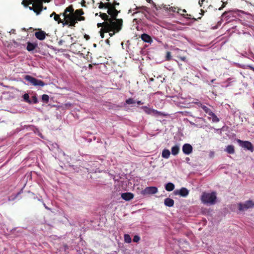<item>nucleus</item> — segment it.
Segmentation results:
<instances>
[{"instance_id":"obj_1","label":"nucleus","mask_w":254,"mask_h":254,"mask_svg":"<svg viewBox=\"0 0 254 254\" xmlns=\"http://www.w3.org/2000/svg\"><path fill=\"white\" fill-rule=\"evenodd\" d=\"M106 13H99V16L104 20H109L110 22L112 21L114 23H117V28L122 30L123 25V20L121 18H117V16L119 13L120 12V10H118L116 7H114L112 4L109 5L107 8Z\"/></svg>"},{"instance_id":"obj_2","label":"nucleus","mask_w":254,"mask_h":254,"mask_svg":"<svg viewBox=\"0 0 254 254\" xmlns=\"http://www.w3.org/2000/svg\"><path fill=\"white\" fill-rule=\"evenodd\" d=\"M200 199L204 204H214L216 199V193L215 192L211 193L203 192Z\"/></svg>"},{"instance_id":"obj_3","label":"nucleus","mask_w":254,"mask_h":254,"mask_svg":"<svg viewBox=\"0 0 254 254\" xmlns=\"http://www.w3.org/2000/svg\"><path fill=\"white\" fill-rule=\"evenodd\" d=\"M42 0H30V3H32V6H29L31 10H33L37 15L39 14L43 9H46V7L44 8L42 6Z\"/></svg>"},{"instance_id":"obj_4","label":"nucleus","mask_w":254,"mask_h":254,"mask_svg":"<svg viewBox=\"0 0 254 254\" xmlns=\"http://www.w3.org/2000/svg\"><path fill=\"white\" fill-rule=\"evenodd\" d=\"M146 103V99L136 96L129 98L126 100V104L132 106H143Z\"/></svg>"},{"instance_id":"obj_5","label":"nucleus","mask_w":254,"mask_h":254,"mask_svg":"<svg viewBox=\"0 0 254 254\" xmlns=\"http://www.w3.org/2000/svg\"><path fill=\"white\" fill-rule=\"evenodd\" d=\"M24 79L28 81L30 85L34 86L42 87L47 85V84L42 80L38 79L29 75H25Z\"/></svg>"},{"instance_id":"obj_6","label":"nucleus","mask_w":254,"mask_h":254,"mask_svg":"<svg viewBox=\"0 0 254 254\" xmlns=\"http://www.w3.org/2000/svg\"><path fill=\"white\" fill-rule=\"evenodd\" d=\"M73 37H71V35H68L64 37L63 39H61L59 42V45H64L67 47L68 45L70 46L71 49L75 47L76 45H78L77 43H72Z\"/></svg>"},{"instance_id":"obj_7","label":"nucleus","mask_w":254,"mask_h":254,"mask_svg":"<svg viewBox=\"0 0 254 254\" xmlns=\"http://www.w3.org/2000/svg\"><path fill=\"white\" fill-rule=\"evenodd\" d=\"M117 23H114L112 21H110L109 20H104L102 23H98L97 26L98 28L101 27L100 30H104V31H108V29L117 28Z\"/></svg>"},{"instance_id":"obj_8","label":"nucleus","mask_w":254,"mask_h":254,"mask_svg":"<svg viewBox=\"0 0 254 254\" xmlns=\"http://www.w3.org/2000/svg\"><path fill=\"white\" fill-rule=\"evenodd\" d=\"M237 141L242 147L248 150L251 152L254 151V147L251 142L249 141H243L239 139H238Z\"/></svg>"},{"instance_id":"obj_9","label":"nucleus","mask_w":254,"mask_h":254,"mask_svg":"<svg viewBox=\"0 0 254 254\" xmlns=\"http://www.w3.org/2000/svg\"><path fill=\"white\" fill-rule=\"evenodd\" d=\"M254 207V201L252 200H249L245 202L244 203H239L238 208L240 211H244L246 209L251 208Z\"/></svg>"},{"instance_id":"obj_10","label":"nucleus","mask_w":254,"mask_h":254,"mask_svg":"<svg viewBox=\"0 0 254 254\" xmlns=\"http://www.w3.org/2000/svg\"><path fill=\"white\" fill-rule=\"evenodd\" d=\"M238 15V11L235 10H229L224 12L222 17L226 20H231L232 18H235Z\"/></svg>"},{"instance_id":"obj_11","label":"nucleus","mask_w":254,"mask_h":254,"mask_svg":"<svg viewBox=\"0 0 254 254\" xmlns=\"http://www.w3.org/2000/svg\"><path fill=\"white\" fill-rule=\"evenodd\" d=\"M121 30L118 29V28H112L108 29V31H104V30H100L99 31L100 36L102 38H104V34L105 33H109V35L110 37L113 36L116 33H119Z\"/></svg>"},{"instance_id":"obj_12","label":"nucleus","mask_w":254,"mask_h":254,"mask_svg":"<svg viewBox=\"0 0 254 254\" xmlns=\"http://www.w3.org/2000/svg\"><path fill=\"white\" fill-rule=\"evenodd\" d=\"M158 191V189L155 187H146L141 192L143 195L153 194L156 193Z\"/></svg>"},{"instance_id":"obj_13","label":"nucleus","mask_w":254,"mask_h":254,"mask_svg":"<svg viewBox=\"0 0 254 254\" xmlns=\"http://www.w3.org/2000/svg\"><path fill=\"white\" fill-rule=\"evenodd\" d=\"M63 15L64 17V25H68L69 21L76 17V15L74 13H63Z\"/></svg>"},{"instance_id":"obj_14","label":"nucleus","mask_w":254,"mask_h":254,"mask_svg":"<svg viewBox=\"0 0 254 254\" xmlns=\"http://www.w3.org/2000/svg\"><path fill=\"white\" fill-rule=\"evenodd\" d=\"M175 195H180L183 197H186L189 193V190L186 188H182L179 190H176L174 192Z\"/></svg>"},{"instance_id":"obj_15","label":"nucleus","mask_w":254,"mask_h":254,"mask_svg":"<svg viewBox=\"0 0 254 254\" xmlns=\"http://www.w3.org/2000/svg\"><path fill=\"white\" fill-rule=\"evenodd\" d=\"M182 150L184 154L189 155L192 152V147L190 144L186 143L183 146Z\"/></svg>"},{"instance_id":"obj_16","label":"nucleus","mask_w":254,"mask_h":254,"mask_svg":"<svg viewBox=\"0 0 254 254\" xmlns=\"http://www.w3.org/2000/svg\"><path fill=\"white\" fill-rule=\"evenodd\" d=\"M47 34L44 31L41 30L35 33V36L37 39L39 40H43L45 39Z\"/></svg>"},{"instance_id":"obj_17","label":"nucleus","mask_w":254,"mask_h":254,"mask_svg":"<svg viewBox=\"0 0 254 254\" xmlns=\"http://www.w3.org/2000/svg\"><path fill=\"white\" fill-rule=\"evenodd\" d=\"M140 37L145 43L151 44L153 42V40L151 36L146 33L141 34Z\"/></svg>"},{"instance_id":"obj_18","label":"nucleus","mask_w":254,"mask_h":254,"mask_svg":"<svg viewBox=\"0 0 254 254\" xmlns=\"http://www.w3.org/2000/svg\"><path fill=\"white\" fill-rule=\"evenodd\" d=\"M121 197L123 199L126 201H129L133 199L134 195L131 192H125L122 193Z\"/></svg>"},{"instance_id":"obj_19","label":"nucleus","mask_w":254,"mask_h":254,"mask_svg":"<svg viewBox=\"0 0 254 254\" xmlns=\"http://www.w3.org/2000/svg\"><path fill=\"white\" fill-rule=\"evenodd\" d=\"M192 103L197 105L198 107H200L204 111H208V107L205 105L202 104L198 99H194Z\"/></svg>"},{"instance_id":"obj_20","label":"nucleus","mask_w":254,"mask_h":254,"mask_svg":"<svg viewBox=\"0 0 254 254\" xmlns=\"http://www.w3.org/2000/svg\"><path fill=\"white\" fill-rule=\"evenodd\" d=\"M177 13H179L180 15H182L183 16H184L188 19H193L195 20H196L194 17L191 18L190 14H186L187 13V11L186 9H183V10L181 9V10L177 11Z\"/></svg>"},{"instance_id":"obj_21","label":"nucleus","mask_w":254,"mask_h":254,"mask_svg":"<svg viewBox=\"0 0 254 254\" xmlns=\"http://www.w3.org/2000/svg\"><path fill=\"white\" fill-rule=\"evenodd\" d=\"M37 47V43H32L30 42H27L26 49L28 51L31 52L34 50Z\"/></svg>"},{"instance_id":"obj_22","label":"nucleus","mask_w":254,"mask_h":254,"mask_svg":"<svg viewBox=\"0 0 254 254\" xmlns=\"http://www.w3.org/2000/svg\"><path fill=\"white\" fill-rule=\"evenodd\" d=\"M164 204L168 207H172L174 204V201L170 198H166L164 200Z\"/></svg>"},{"instance_id":"obj_23","label":"nucleus","mask_w":254,"mask_h":254,"mask_svg":"<svg viewBox=\"0 0 254 254\" xmlns=\"http://www.w3.org/2000/svg\"><path fill=\"white\" fill-rule=\"evenodd\" d=\"M225 151L228 153L233 154L235 153V148L233 145H229L226 146Z\"/></svg>"},{"instance_id":"obj_24","label":"nucleus","mask_w":254,"mask_h":254,"mask_svg":"<svg viewBox=\"0 0 254 254\" xmlns=\"http://www.w3.org/2000/svg\"><path fill=\"white\" fill-rule=\"evenodd\" d=\"M180 151V147L178 145H176L171 148V153L173 155H177Z\"/></svg>"},{"instance_id":"obj_25","label":"nucleus","mask_w":254,"mask_h":254,"mask_svg":"<svg viewBox=\"0 0 254 254\" xmlns=\"http://www.w3.org/2000/svg\"><path fill=\"white\" fill-rule=\"evenodd\" d=\"M170 151L169 149H164L162 153V157L164 158L168 159L170 156Z\"/></svg>"},{"instance_id":"obj_26","label":"nucleus","mask_w":254,"mask_h":254,"mask_svg":"<svg viewBox=\"0 0 254 254\" xmlns=\"http://www.w3.org/2000/svg\"><path fill=\"white\" fill-rule=\"evenodd\" d=\"M209 113V118L212 119L213 122H218L219 121V118L214 114L213 112H208Z\"/></svg>"},{"instance_id":"obj_27","label":"nucleus","mask_w":254,"mask_h":254,"mask_svg":"<svg viewBox=\"0 0 254 254\" xmlns=\"http://www.w3.org/2000/svg\"><path fill=\"white\" fill-rule=\"evenodd\" d=\"M165 189L168 191H171L175 189V185L172 183H168L165 185Z\"/></svg>"},{"instance_id":"obj_28","label":"nucleus","mask_w":254,"mask_h":254,"mask_svg":"<svg viewBox=\"0 0 254 254\" xmlns=\"http://www.w3.org/2000/svg\"><path fill=\"white\" fill-rule=\"evenodd\" d=\"M111 5L110 2H107L105 3H103V2L101 1L100 3H99V8L102 9V8H105L107 9L109 5Z\"/></svg>"},{"instance_id":"obj_29","label":"nucleus","mask_w":254,"mask_h":254,"mask_svg":"<svg viewBox=\"0 0 254 254\" xmlns=\"http://www.w3.org/2000/svg\"><path fill=\"white\" fill-rule=\"evenodd\" d=\"M69 12V13H74V9L73 8V6L72 5H69V6L67 7L63 13H67Z\"/></svg>"},{"instance_id":"obj_30","label":"nucleus","mask_w":254,"mask_h":254,"mask_svg":"<svg viewBox=\"0 0 254 254\" xmlns=\"http://www.w3.org/2000/svg\"><path fill=\"white\" fill-rule=\"evenodd\" d=\"M154 114V116L156 118H159L160 117H166L168 115V114H164L162 112H152Z\"/></svg>"},{"instance_id":"obj_31","label":"nucleus","mask_w":254,"mask_h":254,"mask_svg":"<svg viewBox=\"0 0 254 254\" xmlns=\"http://www.w3.org/2000/svg\"><path fill=\"white\" fill-rule=\"evenodd\" d=\"M124 241L127 243H130L131 242V238L128 234L124 235Z\"/></svg>"},{"instance_id":"obj_32","label":"nucleus","mask_w":254,"mask_h":254,"mask_svg":"<svg viewBox=\"0 0 254 254\" xmlns=\"http://www.w3.org/2000/svg\"><path fill=\"white\" fill-rule=\"evenodd\" d=\"M84 12L82 9H76L74 13V14H75L76 16H81L83 14H84Z\"/></svg>"},{"instance_id":"obj_33","label":"nucleus","mask_w":254,"mask_h":254,"mask_svg":"<svg viewBox=\"0 0 254 254\" xmlns=\"http://www.w3.org/2000/svg\"><path fill=\"white\" fill-rule=\"evenodd\" d=\"M42 102L47 103L49 100V96L47 94H43L42 96Z\"/></svg>"},{"instance_id":"obj_34","label":"nucleus","mask_w":254,"mask_h":254,"mask_svg":"<svg viewBox=\"0 0 254 254\" xmlns=\"http://www.w3.org/2000/svg\"><path fill=\"white\" fill-rule=\"evenodd\" d=\"M77 23V21L76 20V17H75L74 19L69 21V23L68 25L69 26L75 27V25Z\"/></svg>"},{"instance_id":"obj_35","label":"nucleus","mask_w":254,"mask_h":254,"mask_svg":"<svg viewBox=\"0 0 254 254\" xmlns=\"http://www.w3.org/2000/svg\"><path fill=\"white\" fill-rule=\"evenodd\" d=\"M54 20L58 22V23H63V20L61 19L60 15L57 14L54 17Z\"/></svg>"},{"instance_id":"obj_36","label":"nucleus","mask_w":254,"mask_h":254,"mask_svg":"<svg viewBox=\"0 0 254 254\" xmlns=\"http://www.w3.org/2000/svg\"><path fill=\"white\" fill-rule=\"evenodd\" d=\"M30 102L29 103L30 104H31V103L36 104L37 103H38V99H37V97L35 95H34V96H32L31 99H30Z\"/></svg>"},{"instance_id":"obj_37","label":"nucleus","mask_w":254,"mask_h":254,"mask_svg":"<svg viewBox=\"0 0 254 254\" xmlns=\"http://www.w3.org/2000/svg\"><path fill=\"white\" fill-rule=\"evenodd\" d=\"M23 100L25 102L28 103L29 102H30V99H29V96L28 94H27V93L24 94L23 96Z\"/></svg>"},{"instance_id":"obj_38","label":"nucleus","mask_w":254,"mask_h":254,"mask_svg":"<svg viewBox=\"0 0 254 254\" xmlns=\"http://www.w3.org/2000/svg\"><path fill=\"white\" fill-rule=\"evenodd\" d=\"M30 0H22V4L25 7H27L30 4L32 5V3H30Z\"/></svg>"},{"instance_id":"obj_39","label":"nucleus","mask_w":254,"mask_h":254,"mask_svg":"<svg viewBox=\"0 0 254 254\" xmlns=\"http://www.w3.org/2000/svg\"><path fill=\"white\" fill-rule=\"evenodd\" d=\"M147 2L150 3H152L153 6L155 8L156 10H158L159 9H161V7L160 6H157L152 0H147Z\"/></svg>"},{"instance_id":"obj_40","label":"nucleus","mask_w":254,"mask_h":254,"mask_svg":"<svg viewBox=\"0 0 254 254\" xmlns=\"http://www.w3.org/2000/svg\"><path fill=\"white\" fill-rule=\"evenodd\" d=\"M221 2H222V6L219 8V10H222L224 7H225L227 4L228 0H221Z\"/></svg>"},{"instance_id":"obj_41","label":"nucleus","mask_w":254,"mask_h":254,"mask_svg":"<svg viewBox=\"0 0 254 254\" xmlns=\"http://www.w3.org/2000/svg\"><path fill=\"white\" fill-rule=\"evenodd\" d=\"M179 10H181V9L179 8L178 7L171 6L169 8V11H170L177 12V11H179Z\"/></svg>"},{"instance_id":"obj_42","label":"nucleus","mask_w":254,"mask_h":254,"mask_svg":"<svg viewBox=\"0 0 254 254\" xmlns=\"http://www.w3.org/2000/svg\"><path fill=\"white\" fill-rule=\"evenodd\" d=\"M171 60V53L170 52H167L166 55V61H170Z\"/></svg>"},{"instance_id":"obj_43","label":"nucleus","mask_w":254,"mask_h":254,"mask_svg":"<svg viewBox=\"0 0 254 254\" xmlns=\"http://www.w3.org/2000/svg\"><path fill=\"white\" fill-rule=\"evenodd\" d=\"M140 239V238L139 236H138L137 235H135L133 237V241L134 242L137 243L139 241Z\"/></svg>"},{"instance_id":"obj_44","label":"nucleus","mask_w":254,"mask_h":254,"mask_svg":"<svg viewBox=\"0 0 254 254\" xmlns=\"http://www.w3.org/2000/svg\"><path fill=\"white\" fill-rule=\"evenodd\" d=\"M76 18L77 21H84L85 19V17L82 16V15L79 16H76Z\"/></svg>"},{"instance_id":"obj_45","label":"nucleus","mask_w":254,"mask_h":254,"mask_svg":"<svg viewBox=\"0 0 254 254\" xmlns=\"http://www.w3.org/2000/svg\"><path fill=\"white\" fill-rule=\"evenodd\" d=\"M143 109H144L145 111H153V112H154V111H157V110H150L149 108H148L146 105H145L143 107Z\"/></svg>"},{"instance_id":"obj_46","label":"nucleus","mask_w":254,"mask_h":254,"mask_svg":"<svg viewBox=\"0 0 254 254\" xmlns=\"http://www.w3.org/2000/svg\"><path fill=\"white\" fill-rule=\"evenodd\" d=\"M136 9H142V10H143L144 11H147V7L146 6H142L141 7H136Z\"/></svg>"},{"instance_id":"obj_47","label":"nucleus","mask_w":254,"mask_h":254,"mask_svg":"<svg viewBox=\"0 0 254 254\" xmlns=\"http://www.w3.org/2000/svg\"><path fill=\"white\" fill-rule=\"evenodd\" d=\"M111 4H112V5L114 6V7H116V5H119V3L117 2V1H114L113 2H111Z\"/></svg>"},{"instance_id":"obj_48","label":"nucleus","mask_w":254,"mask_h":254,"mask_svg":"<svg viewBox=\"0 0 254 254\" xmlns=\"http://www.w3.org/2000/svg\"><path fill=\"white\" fill-rule=\"evenodd\" d=\"M179 58L182 61L186 62V57H180Z\"/></svg>"},{"instance_id":"obj_49","label":"nucleus","mask_w":254,"mask_h":254,"mask_svg":"<svg viewBox=\"0 0 254 254\" xmlns=\"http://www.w3.org/2000/svg\"><path fill=\"white\" fill-rule=\"evenodd\" d=\"M81 5L82 6H85V1L84 0L81 2Z\"/></svg>"},{"instance_id":"obj_50","label":"nucleus","mask_w":254,"mask_h":254,"mask_svg":"<svg viewBox=\"0 0 254 254\" xmlns=\"http://www.w3.org/2000/svg\"><path fill=\"white\" fill-rule=\"evenodd\" d=\"M42 0V3H43V2H49L51 1V0ZM42 6H43V5H42Z\"/></svg>"},{"instance_id":"obj_51","label":"nucleus","mask_w":254,"mask_h":254,"mask_svg":"<svg viewBox=\"0 0 254 254\" xmlns=\"http://www.w3.org/2000/svg\"><path fill=\"white\" fill-rule=\"evenodd\" d=\"M84 37L86 40H88L89 39V36L86 34L84 35Z\"/></svg>"},{"instance_id":"obj_52","label":"nucleus","mask_w":254,"mask_h":254,"mask_svg":"<svg viewBox=\"0 0 254 254\" xmlns=\"http://www.w3.org/2000/svg\"><path fill=\"white\" fill-rule=\"evenodd\" d=\"M55 15H57L56 13L55 12H53L50 15L51 17L53 16V15H54V16H55Z\"/></svg>"},{"instance_id":"obj_53","label":"nucleus","mask_w":254,"mask_h":254,"mask_svg":"<svg viewBox=\"0 0 254 254\" xmlns=\"http://www.w3.org/2000/svg\"><path fill=\"white\" fill-rule=\"evenodd\" d=\"M163 8L166 10H169V8L166 5H164Z\"/></svg>"},{"instance_id":"obj_54","label":"nucleus","mask_w":254,"mask_h":254,"mask_svg":"<svg viewBox=\"0 0 254 254\" xmlns=\"http://www.w3.org/2000/svg\"><path fill=\"white\" fill-rule=\"evenodd\" d=\"M201 13L200 14L201 15H203L204 14V11L202 9H201Z\"/></svg>"},{"instance_id":"obj_55","label":"nucleus","mask_w":254,"mask_h":254,"mask_svg":"<svg viewBox=\"0 0 254 254\" xmlns=\"http://www.w3.org/2000/svg\"><path fill=\"white\" fill-rule=\"evenodd\" d=\"M250 68H251V69H252V70H253L254 71V67L250 66Z\"/></svg>"},{"instance_id":"obj_56","label":"nucleus","mask_w":254,"mask_h":254,"mask_svg":"<svg viewBox=\"0 0 254 254\" xmlns=\"http://www.w3.org/2000/svg\"><path fill=\"white\" fill-rule=\"evenodd\" d=\"M109 40L108 39H107L106 40V43H109Z\"/></svg>"},{"instance_id":"obj_57","label":"nucleus","mask_w":254,"mask_h":254,"mask_svg":"<svg viewBox=\"0 0 254 254\" xmlns=\"http://www.w3.org/2000/svg\"><path fill=\"white\" fill-rule=\"evenodd\" d=\"M153 78H152L150 79V81H153Z\"/></svg>"},{"instance_id":"obj_58","label":"nucleus","mask_w":254,"mask_h":254,"mask_svg":"<svg viewBox=\"0 0 254 254\" xmlns=\"http://www.w3.org/2000/svg\"><path fill=\"white\" fill-rule=\"evenodd\" d=\"M215 80V79H212V80H211V82H212V83H213Z\"/></svg>"},{"instance_id":"obj_59","label":"nucleus","mask_w":254,"mask_h":254,"mask_svg":"<svg viewBox=\"0 0 254 254\" xmlns=\"http://www.w3.org/2000/svg\"><path fill=\"white\" fill-rule=\"evenodd\" d=\"M23 30L26 31V30L25 29V28H23Z\"/></svg>"},{"instance_id":"obj_60","label":"nucleus","mask_w":254,"mask_h":254,"mask_svg":"<svg viewBox=\"0 0 254 254\" xmlns=\"http://www.w3.org/2000/svg\"><path fill=\"white\" fill-rule=\"evenodd\" d=\"M253 108H254V103H253Z\"/></svg>"},{"instance_id":"obj_61","label":"nucleus","mask_w":254,"mask_h":254,"mask_svg":"<svg viewBox=\"0 0 254 254\" xmlns=\"http://www.w3.org/2000/svg\"><path fill=\"white\" fill-rule=\"evenodd\" d=\"M95 15H96V16L98 15V13H96V14H95Z\"/></svg>"},{"instance_id":"obj_62","label":"nucleus","mask_w":254,"mask_h":254,"mask_svg":"<svg viewBox=\"0 0 254 254\" xmlns=\"http://www.w3.org/2000/svg\"><path fill=\"white\" fill-rule=\"evenodd\" d=\"M107 0V1H108V2H109V0Z\"/></svg>"}]
</instances>
